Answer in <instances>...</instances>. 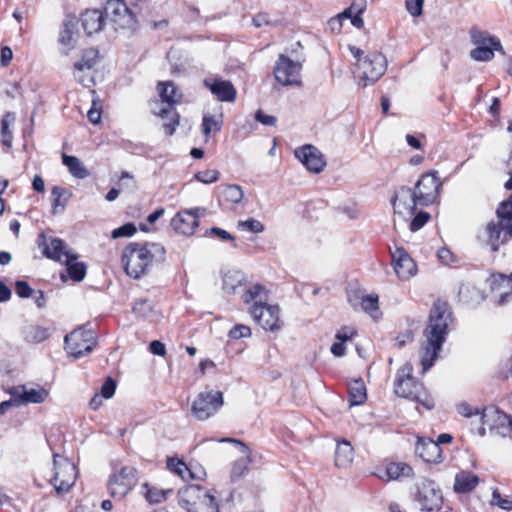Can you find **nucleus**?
Wrapping results in <instances>:
<instances>
[{
	"label": "nucleus",
	"mask_w": 512,
	"mask_h": 512,
	"mask_svg": "<svg viewBox=\"0 0 512 512\" xmlns=\"http://www.w3.org/2000/svg\"><path fill=\"white\" fill-rule=\"evenodd\" d=\"M116 382L112 377H107L101 386L100 396L105 399H110L115 394Z\"/></svg>",
	"instance_id": "obj_56"
},
{
	"label": "nucleus",
	"mask_w": 512,
	"mask_h": 512,
	"mask_svg": "<svg viewBox=\"0 0 512 512\" xmlns=\"http://www.w3.org/2000/svg\"><path fill=\"white\" fill-rule=\"evenodd\" d=\"M492 504L506 511L512 510V499L503 498L498 489H494L492 492Z\"/></svg>",
	"instance_id": "obj_54"
},
{
	"label": "nucleus",
	"mask_w": 512,
	"mask_h": 512,
	"mask_svg": "<svg viewBox=\"0 0 512 512\" xmlns=\"http://www.w3.org/2000/svg\"><path fill=\"white\" fill-rule=\"evenodd\" d=\"M149 350L152 354L157 356H164L166 354L165 345L158 340H153L150 342Z\"/></svg>",
	"instance_id": "obj_64"
},
{
	"label": "nucleus",
	"mask_w": 512,
	"mask_h": 512,
	"mask_svg": "<svg viewBox=\"0 0 512 512\" xmlns=\"http://www.w3.org/2000/svg\"><path fill=\"white\" fill-rule=\"evenodd\" d=\"M301 70V61H293L286 55L280 54L275 62L273 73L276 81L283 86H300Z\"/></svg>",
	"instance_id": "obj_12"
},
{
	"label": "nucleus",
	"mask_w": 512,
	"mask_h": 512,
	"mask_svg": "<svg viewBox=\"0 0 512 512\" xmlns=\"http://www.w3.org/2000/svg\"><path fill=\"white\" fill-rule=\"evenodd\" d=\"M242 299L244 303L249 304L253 302L256 304L257 302L262 305L268 300V291L261 284H255L250 286L243 294Z\"/></svg>",
	"instance_id": "obj_38"
},
{
	"label": "nucleus",
	"mask_w": 512,
	"mask_h": 512,
	"mask_svg": "<svg viewBox=\"0 0 512 512\" xmlns=\"http://www.w3.org/2000/svg\"><path fill=\"white\" fill-rule=\"evenodd\" d=\"M11 396L14 398H18L21 403H35L40 404L43 403L49 393L44 388L38 389H26L25 386L14 387L10 392Z\"/></svg>",
	"instance_id": "obj_28"
},
{
	"label": "nucleus",
	"mask_w": 512,
	"mask_h": 512,
	"mask_svg": "<svg viewBox=\"0 0 512 512\" xmlns=\"http://www.w3.org/2000/svg\"><path fill=\"white\" fill-rule=\"evenodd\" d=\"M394 271L402 280H407L417 272V265L403 247H396L391 251Z\"/></svg>",
	"instance_id": "obj_20"
},
{
	"label": "nucleus",
	"mask_w": 512,
	"mask_h": 512,
	"mask_svg": "<svg viewBox=\"0 0 512 512\" xmlns=\"http://www.w3.org/2000/svg\"><path fill=\"white\" fill-rule=\"evenodd\" d=\"M244 196L241 186L237 184L222 185L217 188L219 205L228 209L242 201Z\"/></svg>",
	"instance_id": "obj_26"
},
{
	"label": "nucleus",
	"mask_w": 512,
	"mask_h": 512,
	"mask_svg": "<svg viewBox=\"0 0 512 512\" xmlns=\"http://www.w3.org/2000/svg\"><path fill=\"white\" fill-rule=\"evenodd\" d=\"M24 339L29 343H40L49 337V331L47 328L29 325L23 330Z\"/></svg>",
	"instance_id": "obj_41"
},
{
	"label": "nucleus",
	"mask_w": 512,
	"mask_h": 512,
	"mask_svg": "<svg viewBox=\"0 0 512 512\" xmlns=\"http://www.w3.org/2000/svg\"><path fill=\"white\" fill-rule=\"evenodd\" d=\"M178 502L187 512H218L215 496L198 484L180 489Z\"/></svg>",
	"instance_id": "obj_6"
},
{
	"label": "nucleus",
	"mask_w": 512,
	"mask_h": 512,
	"mask_svg": "<svg viewBox=\"0 0 512 512\" xmlns=\"http://www.w3.org/2000/svg\"><path fill=\"white\" fill-rule=\"evenodd\" d=\"M157 89L161 103L156 102L157 107L153 108L152 111L163 120H167L163 123V129L166 135L171 136L180 122V116L174 105L181 101L182 93L172 81L159 82Z\"/></svg>",
	"instance_id": "obj_4"
},
{
	"label": "nucleus",
	"mask_w": 512,
	"mask_h": 512,
	"mask_svg": "<svg viewBox=\"0 0 512 512\" xmlns=\"http://www.w3.org/2000/svg\"><path fill=\"white\" fill-rule=\"evenodd\" d=\"M166 250L163 245L155 242H130L121 255V262L125 273L139 279L147 274L154 262L165 260Z\"/></svg>",
	"instance_id": "obj_2"
},
{
	"label": "nucleus",
	"mask_w": 512,
	"mask_h": 512,
	"mask_svg": "<svg viewBox=\"0 0 512 512\" xmlns=\"http://www.w3.org/2000/svg\"><path fill=\"white\" fill-rule=\"evenodd\" d=\"M479 477L472 472L460 471L455 476L454 491L459 494L469 493L479 484Z\"/></svg>",
	"instance_id": "obj_31"
},
{
	"label": "nucleus",
	"mask_w": 512,
	"mask_h": 512,
	"mask_svg": "<svg viewBox=\"0 0 512 512\" xmlns=\"http://www.w3.org/2000/svg\"><path fill=\"white\" fill-rule=\"evenodd\" d=\"M103 12L115 30L135 28L136 17L123 0H108Z\"/></svg>",
	"instance_id": "obj_13"
},
{
	"label": "nucleus",
	"mask_w": 512,
	"mask_h": 512,
	"mask_svg": "<svg viewBox=\"0 0 512 512\" xmlns=\"http://www.w3.org/2000/svg\"><path fill=\"white\" fill-rule=\"evenodd\" d=\"M441 185L436 171L423 174L414 187L419 206L432 204L439 194Z\"/></svg>",
	"instance_id": "obj_17"
},
{
	"label": "nucleus",
	"mask_w": 512,
	"mask_h": 512,
	"mask_svg": "<svg viewBox=\"0 0 512 512\" xmlns=\"http://www.w3.org/2000/svg\"><path fill=\"white\" fill-rule=\"evenodd\" d=\"M224 404L223 393L218 390L200 392L191 405V414L198 421L214 416Z\"/></svg>",
	"instance_id": "obj_9"
},
{
	"label": "nucleus",
	"mask_w": 512,
	"mask_h": 512,
	"mask_svg": "<svg viewBox=\"0 0 512 512\" xmlns=\"http://www.w3.org/2000/svg\"><path fill=\"white\" fill-rule=\"evenodd\" d=\"M387 70L386 57L379 52L368 54L357 64V77L363 87L377 82Z\"/></svg>",
	"instance_id": "obj_7"
},
{
	"label": "nucleus",
	"mask_w": 512,
	"mask_h": 512,
	"mask_svg": "<svg viewBox=\"0 0 512 512\" xmlns=\"http://www.w3.org/2000/svg\"><path fill=\"white\" fill-rule=\"evenodd\" d=\"M386 473H387L389 479L397 480V479H399L402 476L410 477L412 475V473H413V469L411 468V466H409L406 463H402V462L395 463V462H392V463L387 465Z\"/></svg>",
	"instance_id": "obj_42"
},
{
	"label": "nucleus",
	"mask_w": 512,
	"mask_h": 512,
	"mask_svg": "<svg viewBox=\"0 0 512 512\" xmlns=\"http://www.w3.org/2000/svg\"><path fill=\"white\" fill-rule=\"evenodd\" d=\"M38 246L42 249V253L46 258L58 262H62L63 258H67V254L73 252L68 249L67 244L60 238H51L49 243H47L46 236L43 233L39 235Z\"/></svg>",
	"instance_id": "obj_23"
},
{
	"label": "nucleus",
	"mask_w": 512,
	"mask_h": 512,
	"mask_svg": "<svg viewBox=\"0 0 512 512\" xmlns=\"http://www.w3.org/2000/svg\"><path fill=\"white\" fill-rule=\"evenodd\" d=\"M488 407L484 408L483 410H480L478 408H473L469 403L467 402H461L457 404L456 410L457 412L467 418H470L472 416H479V422L480 426H482L481 416L482 413L487 409Z\"/></svg>",
	"instance_id": "obj_46"
},
{
	"label": "nucleus",
	"mask_w": 512,
	"mask_h": 512,
	"mask_svg": "<svg viewBox=\"0 0 512 512\" xmlns=\"http://www.w3.org/2000/svg\"><path fill=\"white\" fill-rule=\"evenodd\" d=\"M223 123L222 113L219 115L204 114L201 123V131L203 135L208 138L211 134L219 132L222 129Z\"/></svg>",
	"instance_id": "obj_36"
},
{
	"label": "nucleus",
	"mask_w": 512,
	"mask_h": 512,
	"mask_svg": "<svg viewBox=\"0 0 512 512\" xmlns=\"http://www.w3.org/2000/svg\"><path fill=\"white\" fill-rule=\"evenodd\" d=\"M413 215L414 217L409 224V229L412 232L420 230L430 219V214L426 211H419Z\"/></svg>",
	"instance_id": "obj_50"
},
{
	"label": "nucleus",
	"mask_w": 512,
	"mask_h": 512,
	"mask_svg": "<svg viewBox=\"0 0 512 512\" xmlns=\"http://www.w3.org/2000/svg\"><path fill=\"white\" fill-rule=\"evenodd\" d=\"M170 490H161L157 488H148L145 494L146 500L151 504H157L161 503L166 499L167 493H169Z\"/></svg>",
	"instance_id": "obj_51"
},
{
	"label": "nucleus",
	"mask_w": 512,
	"mask_h": 512,
	"mask_svg": "<svg viewBox=\"0 0 512 512\" xmlns=\"http://www.w3.org/2000/svg\"><path fill=\"white\" fill-rule=\"evenodd\" d=\"M137 229L134 223H126L112 231V238L131 237L136 233Z\"/></svg>",
	"instance_id": "obj_52"
},
{
	"label": "nucleus",
	"mask_w": 512,
	"mask_h": 512,
	"mask_svg": "<svg viewBox=\"0 0 512 512\" xmlns=\"http://www.w3.org/2000/svg\"><path fill=\"white\" fill-rule=\"evenodd\" d=\"M15 292L20 298H29L33 294V289L28 282L18 280L15 282Z\"/></svg>",
	"instance_id": "obj_60"
},
{
	"label": "nucleus",
	"mask_w": 512,
	"mask_h": 512,
	"mask_svg": "<svg viewBox=\"0 0 512 512\" xmlns=\"http://www.w3.org/2000/svg\"><path fill=\"white\" fill-rule=\"evenodd\" d=\"M219 177L220 173L218 170L215 169L199 171L194 174V179L204 184H211L217 182L219 180Z\"/></svg>",
	"instance_id": "obj_48"
},
{
	"label": "nucleus",
	"mask_w": 512,
	"mask_h": 512,
	"mask_svg": "<svg viewBox=\"0 0 512 512\" xmlns=\"http://www.w3.org/2000/svg\"><path fill=\"white\" fill-rule=\"evenodd\" d=\"M491 289L498 294L497 303L499 305L506 304L512 297V275L499 274L493 276Z\"/></svg>",
	"instance_id": "obj_29"
},
{
	"label": "nucleus",
	"mask_w": 512,
	"mask_h": 512,
	"mask_svg": "<svg viewBox=\"0 0 512 512\" xmlns=\"http://www.w3.org/2000/svg\"><path fill=\"white\" fill-rule=\"evenodd\" d=\"M354 457V449L347 440L337 442L335 450V465L337 467H347L350 465Z\"/></svg>",
	"instance_id": "obj_35"
},
{
	"label": "nucleus",
	"mask_w": 512,
	"mask_h": 512,
	"mask_svg": "<svg viewBox=\"0 0 512 512\" xmlns=\"http://www.w3.org/2000/svg\"><path fill=\"white\" fill-rule=\"evenodd\" d=\"M132 309L135 314L145 317L152 311V305L146 299H138L134 302Z\"/></svg>",
	"instance_id": "obj_55"
},
{
	"label": "nucleus",
	"mask_w": 512,
	"mask_h": 512,
	"mask_svg": "<svg viewBox=\"0 0 512 512\" xmlns=\"http://www.w3.org/2000/svg\"><path fill=\"white\" fill-rule=\"evenodd\" d=\"M494 47L478 46L470 51V57L475 61H490L494 57Z\"/></svg>",
	"instance_id": "obj_45"
},
{
	"label": "nucleus",
	"mask_w": 512,
	"mask_h": 512,
	"mask_svg": "<svg viewBox=\"0 0 512 512\" xmlns=\"http://www.w3.org/2000/svg\"><path fill=\"white\" fill-rule=\"evenodd\" d=\"M69 197L70 194L68 193L67 189L60 186H54L51 190L52 213H62L65 210V206Z\"/></svg>",
	"instance_id": "obj_40"
},
{
	"label": "nucleus",
	"mask_w": 512,
	"mask_h": 512,
	"mask_svg": "<svg viewBox=\"0 0 512 512\" xmlns=\"http://www.w3.org/2000/svg\"><path fill=\"white\" fill-rule=\"evenodd\" d=\"M496 217L497 220L490 221L485 228L486 242L493 252L512 240V194L498 204Z\"/></svg>",
	"instance_id": "obj_5"
},
{
	"label": "nucleus",
	"mask_w": 512,
	"mask_h": 512,
	"mask_svg": "<svg viewBox=\"0 0 512 512\" xmlns=\"http://www.w3.org/2000/svg\"><path fill=\"white\" fill-rule=\"evenodd\" d=\"M62 162L68 168L71 175L78 179H84L89 175L88 170L76 156L63 154Z\"/></svg>",
	"instance_id": "obj_39"
},
{
	"label": "nucleus",
	"mask_w": 512,
	"mask_h": 512,
	"mask_svg": "<svg viewBox=\"0 0 512 512\" xmlns=\"http://www.w3.org/2000/svg\"><path fill=\"white\" fill-rule=\"evenodd\" d=\"M350 406L361 405L367 399L366 387L362 379L352 381L348 386Z\"/></svg>",
	"instance_id": "obj_37"
},
{
	"label": "nucleus",
	"mask_w": 512,
	"mask_h": 512,
	"mask_svg": "<svg viewBox=\"0 0 512 512\" xmlns=\"http://www.w3.org/2000/svg\"><path fill=\"white\" fill-rule=\"evenodd\" d=\"M251 462L250 453L245 457L239 458L234 461L231 469L230 479L232 482L238 481L248 471V465Z\"/></svg>",
	"instance_id": "obj_43"
},
{
	"label": "nucleus",
	"mask_w": 512,
	"mask_h": 512,
	"mask_svg": "<svg viewBox=\"0 0 512 512\" xmlns=\"http://www.w3.org/2000/svg\"><path fill=\"white\" fill-rule=\"evenodd\" d=\"M237 227L240 230L250 231L255 234L262 233L265 229L264 225L259 220L254 218L238 221Z\"/></svg>",
	"instance_id": "obj_47"
},
{
	"label": "nucleus",
	"mask_w": 512,
	"mask_h": 512,
	"mask_svg": "<svg viewBox=\"0 0 512 512\" xmlns=\"http://www.w3.org/2000/svg\"><path fill=\"white\" fill-rule=\"evenodd\" d=\"M168 466L171 467V469L182 479H185L186 473H188L191 478H194V475L191 472V470L181 460H177L176 463L174 464V459H169Z\"/></svg>",
	"instance_id": "obj_53"
},
{
	"label": "nucleus",
	"mask_w": 512,
	"mask_h": 512,
	"mask_svg": "<svg viewBox=\"0 0 512 512\" xmlns=\"http://www.w3.org/2000/svg\"><path fill=\"white\" fill-rule=\"evenodd\" d=\"M294 154L313 173H320L326 166L322 153L313 145L306 144L297 148Z\"/></svg>",
	"instance_id": "obj_21"
},
{
	"label": "nucleus",
	"mask_w": 512,
	"mask_h": 512,
	"mask_svg": "<svg viewBox=\"0 0 512 512\" xmlns=\"http://www.w3.org/2000/svg\"><path fill=\"white\" fill-rule=\"evenodd\" d=\"M452 322V310L448 302L436 300L429 313L428 325L424 330L426 343L421 349L423 371L429 370L438 357L448 335V327Z\"/></svg>",
	"instance_id": "obj_1"
},
{
	"label": "nucleus",
	"mask_w": 512,
	"mask_h": 512,
	"mask_svg": "<svg viewBox=\"0 0 512 512\" xmlns=\"http://www.w3.org/2000/svg\"><path fill=\"white\" fill-rule=\"evenodd\" d=\"M416 454L427 463H440L443 460L442 447L430 438H419L415 448Z\"/></svg>",
	"instance_id": "obj_25"
},
{
	"label": "nucleus",
	"mask_w": 512,
	"mask_h": 512,
	"mask_svg": "<svg viewBox=\"0 0 512 512\" xmlns=\"http://www.w3.org/2000/svg\"><path fill=\"white\" fill-rule=\"evenodd\" d=\"M78 255L74 252L67 254V258L63 261L66 265V271L69 277L76 282H80L85 278L87 266L84 262H77Z\"/></svg>",
	"instance_id": "obj_32"
},
{
	"label": "nucleus",
	"mask_w": 512,
	"mask_h": 512,
	"mask_svg": "<svg viewBox=\"0 0 512 512\" xmlns=\"http://www.w3.org/2000/svg\"><path fill=\"white\" fill-rule=\"evenodd\" d=\"M80 20L85 33L90 36L103 28L106 19L104 12L98 9H87L81 14Z\"/></svg>",
	"instance_id": "obj_27"
},
{
	"label": "nucleus",
	"mask_w": 512,
	"mask_h": 512,
	"mask_svg": "<svg viewBox=\"0 0 512 512\" xmlns=\"http://www.w3.org/2000/svg\"><path fill=\"white\" fill-rule=\"evenodd\" d=\"M416 196L417 192L410 187L401 186L397 189L391 200L395 213L400 215L414 214L416 207L419 205Z\"/></svg>",
	"instance_id": "obj_19"
},
{
	"label": "nucleus",
	"mask_w": 512,
	"mask_h": 512,
	"mask_svg": "<svg viewBox=\"0 0 512 512\" xmlns=\"http://www.w3.org/2000/svg\"><path fill=\"white\" fill-rule=\"evenodd\" d=\"M208 233L212 236L218 237L222 241H235V237L232 234L219 227L210 228Z\"/></svg>",
	"instance_id": "obj_63"
},
{
	"label": "nucleus",
	"mask_w": 512,
	"mask_h": 512,
	"mask_svg": "<svg viewBox=\"0 0 512 512\" xmlns=\"http://www.w3.org/2000/svg\"><path fill=\"white\" fill-rule=\"evenodd\" d=\"M87 117L92 124H98L101 120V103L99 100H93Z\"/></svg>",
	"instance_id": "obj_59"
},
{
	"label": "nucleus",
	"mask_w": 512,
	"mask_h": 512,
	"mask_svg": "<svg viewBox=\"0 0 512 512\" xmlns=\"http://www.w3.org/2000/svg\"><path fill=\"white\" fill-rule=\"evenodd\" d=\"M77 18L73 15H67L62 23V29L59 34V42L61 45L71 50L75 47L74 34L77 27Z\"/></svg>",
	"instance_id": "obj_30"
},
{
	"label": "nucleus",
	"mask_w": 512,
	"mask_h": 512,
	"mask_svg": "<svg viewBox=\"0 0 512 512\" xmlns=\"http://www.w3.org/2000/svg\"><path fill=\"white\" fill-rule=\"evenodd\" d=\"M482 426L477 428V434L484 436L486 434V427L489 428L491 433L505 435L500 429L505 431H512V419L506 413L500 411L494 406L487 408L481 416Z\"/></svg>",
	"instance_id": "obj_15"
},
{
	"label": "nucleus",
	"mask_w": 512,
	"mask_h": 512,
	"mask_svg": "<svg viewBox=\"0 0 512 512\" xmlns=\"http://www.w3.org/2000/svg\"><path fill=\"white\" fill-rule=\"evenodd\" d=\"M67 353L75 359L89 354L96 345V336L92 330L79 327L64 338Z\"/></svg>",
	"instance_id": "obj_10"
},
{
	"label": "nucleus",
	"mask_w": 512,
	"mask_h": 512,
	"mask_svg": "<svg viewBox=\"0 0 512 512\" xmlns=\"http://www.w3.org/2000/svg\"><path fill=\"white\" fill-rule=\"evenodd\" d=\"M53 464L55 473L50 483L58 495L66 494L76 482V466L69 459L57 453L53 454Z\"/></svg>",
	"instance_id": "obj_8"
},
{
	"label": "nucleus",
	"mask_w": 512,
	"mask_h": 512,
	"mask_svg": "<svg viewBox=\"0 0 512 512\" xmlns=\"http://www.w3.org/2000/svg\"><path fill=\"white\" fill-rule=\"evenodd\" d=\"M137 469L133 466H122L110 475L107 482L109 494L114 498L125 497L137 484Z\"/></svg>",
	"instance_id": "obj_11"
},
{
	"label": "nucleus",
	"mask_w": 512,
	"mask_h": 512,
	"mask_svg": "<svg viewBox=\"0 0 512 512\" xmlns=\"http://www.w3.org/2000/svg\"><path fill=\"white\" fill-rule=\"evenodd\" d=\"M424 0H405L407 12L414 17H418L423 12Z\"/></svg>",
	"instance_id": "obj_57"
},
{
	"label": "nucleus",
	"mask_w": 512,
	"mask_h": 512,
	"mask_svg": "<svg viewBox=\"0 0 512 512\" xmlns=\"http://www.w3.org/2000/svg\"><path fill=\"white\" fill-rule=\"evenodd\" d=\"M470 38H471L472 43L476 47H478V46L494 47V48H496V51H499L502 54L505 53L500 40L497 37L489 36L484 31L478 30L476 28H472L470 31Z\"/></svg>",
	"instance_id": "obj_33"
},
{
	"label": "nucleus",
	"mask_w": 512,
	"mask_h": 512,
	"mask_svg": "<svg viewBox=\"0 0 512 512\" xmlns=\"http://www.w3.org/2000/svg\"><path fill=\"white\" fill-rule=\"evenodd\" d=\"M16 122V114L14 112H6L0 121V140L4 147L10 149L13 143V133L10 129Z\"/></svg>",
	"instance_id": "obj_34"
},
{
	"label": "nucleus",
	"mask_w": 512,
	"mask_h": 512,
	"mask_svg": "<svg viewBox=\"0 0 512 512\" xmlns=\"http://www.w3.org/2000/svg\"><path fill=\"white\" fill-rule=\"evenodd\" d=\"M394 392L399 397L421 404L427 410H432L435 407L433 397L413 376V367L410 363H405L397 370Z\"/></svg>",
	"instance_id": "obj_3"
},
{
	"label": "nucleus",
	"mask_w": 512,
	"mask_h": 512,
	"mask_svg": "<svg viewBox=\"0 0 512 512\" xmlns=\"http://www.w3.org/2000/svg\"><path fill=\"white\" fill-rule=\"evenodd\" d=\"M204 86L221 102H234L237 96V91L234 85L221 78H205Z\"/></svg>",
	"instance_id": "obj_24"
},
{
	"label": "nucleus",
	"mask_w": 512,
	"mask_h": 512,
	"mask_svg": "<svg viewBox=\"0 0 512 512\" xmlns=\"http://www.w3.org/2000/svg\"><path fill=\"white\" fill-rule=\"evenodd\" d=\"M415 500L420 504L421 511L440 510L443 504L442 491L433 480L426 479L417 487Z\"/></svg>",
	"instance_id": "obj_16"
},
{
	"label": "nucleus",
	"mask_w": 512,
	"mask_h": 512,
	"mask_svg": "<svg viewBox=\"0 0 512 512\" xmlns=\"http://www.w3.org/2000/svg\"><path fill=\"white\" fill-rule=\"evenodd\" d=\"M361 307L366 313L373 315L379 310V301L377 295H366L361 297Z\"/></svg>",
	"instance_id": "obj_49"
},
{
	"label": "nucleus",
	"mask_w": 512,
	"mask_h": 512,
	"mask_svg": "<svg viewBox=\"0 0 512 512\" xmlns=\"http://www.w3.org/2000/svg\"><path fill=\"white\" fill-rule=\"evenodd\" d=\"M200 208H191L177 212L171 219L172 229L185 236H191L199 226Z\"/></svg>",
	"instance_id": "obj_18"
},
{
	"label": "nucleus",
	"mask_w": 512,
	"mask_h": 512,
	"mask_svg": "<svg viewBox=\"0 0 512 512\" xmlns=\"http://www.w3.org/2000/svg\"><path fill=\"white\" fill-rule=\"evenodd\" d=\"M243 275L239 271H228L223 277V289L227 293H234L236 288L241 285Z\"/></svg>",
	"instance_id": "obj_44"
},
{
	"label": "nucleus",
	"mask_w": 512,
	"mask_h": 512,
	"mask_svg": "<svg viewBox=\"0 0 512 512\" xmlns=\"http://www.w3.org/2000/svg\"><path fill=\"white\" fill-rule=\"evenodd\" d=\"M229 337L231 339H240L251 336V329L250 327L243 325V324H237L235 325L230 331H229Z\"/></svg>",
	"instance_id": "obj_58"
},
{
	"label": "nucleus",
	"mask_w": 512,
	"mask_h": 512,
	"mask_svg": "<svg viewBox=\"0 0 512 512\" xmlns=\"http://www.w3.org/2000/svg\"><path fill=\"white\" fill-rule=\"evenodd\" d=\"M249 313L254 321L266 331H277L281 328L280 308L278 305H269L267 302L260 305L252 304Z\"/></svg>",
	"instance_id": "obj_14"
},
{
	"label": "nucleus",
	"mask_w": 512,
	"mask_h": 512,
	"mask_svg": "<svg viewBox=\"0 0 512 512\" xmlns=\"http://www.w3.org/2000/svg\"><path fill=\"white\" fill-rule=\"evenodd\" d=\"M255 120L264 126H275L277 123L275 116L265 114L261 109L255 112Z\"/></svg>",
	"instance_id": "obj_61"
},
{
	"label": "nucleus",
	"mask_w": 512,
	"mask_h": 512,
	"mask_svg": "<svg viewBox=\"0 0 512 512\" xmlns=\"http://www.w3.org/2000/svg\"><path fill=\"white\" fill-rule=\"evenodd\" d=\"M356 334L357 331L355 330V328L350 326H344L336 333L335 337L338 341H342L345 343L346 341L352 339V337Z\"/></svg>",
	"instance_id": "obj_62"
},
{
	"label": "nucleus",
	"mask_w": 512,
	"mask_h": 512,
	"mask_svg": "<svg viewBox=\"0 0 512 512\" xmlns=\"http://www.w3.org/2000/svg\"><path fill=\"white\" fill-rule=\"evenodd\" d=\"M98 50L90 48L83 52L81 59L74 64V77L83 86L89 87L93 83L92 77H85L84 72H90L98 61Z\"/></svg>",
	"instance_id": "obj_22"
}]
</instances>
